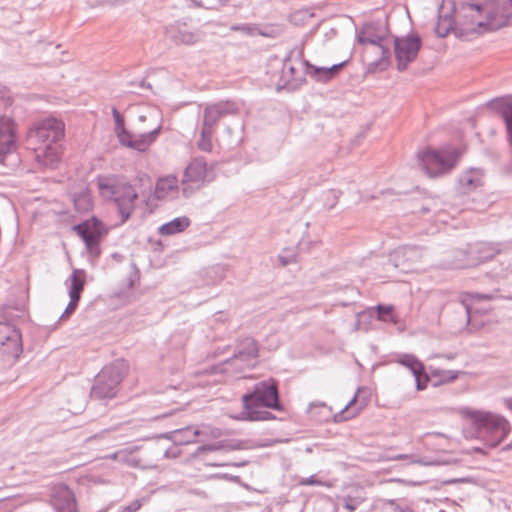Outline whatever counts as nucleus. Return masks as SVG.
<instances>
[{"label":"nucleus","mask_w":512,"mask_h":512,"mask_svg":"<svg viewBox=\"0 0 512 512\" xmlns=\"http://www.w3.org/2000/svg\"><path fill=\"white\" fill-rule=\"evenodd\" d=\"M508 16L497 0L463 1L457 7L453 0H443L435 32L440 37L450 32L463 40L504 27Z\"/></svg>","instance_id":"obj_1"},{"label":"nucleus","mask_w":512,"mask_h":512,"mask_svg":"<svg viewBox=\"0 0 512 512\" xmlns=\"http://www.w3.org/2000/svg\"><path fill=\"white\" fill-rule=\"evenodd\" d=\"M149 182V177L145 174L130 180L103 175L97 178L96 185L99 194L103 198L110 199L117 205L121 215V223H124L134 210L137 198L149 186Z\"/></svg>","instance_id":"obj_2"},{"label":"nucleus","mask_w":512,"mask_h":512,"mask_svg":"<svg viewBox=\"0 0 512 512\" xmlns=\"http://www.w3.org/2000/svg\"><path fill=\"white\" fill-rule=\"evenodd\" d=\"M64 135L65 126L60 120L47 118L36 123L28 134L36 160L45 166L59 162L63 155Z\"/></svg>","instance_id":"obj_3"},{"label":"nucleus","mask_w":512,"mask_h":512,"mask_svg":"<svg viewBox=\"0 0 512 512\" xmlns=\"http://www.w3.org/2000/svg\"><path fill=\"white\" fill-rule=\"evenodd\" d=\"M244 418L249 421H267L275 417L266 409L282 411L278 386L274 379L258 383L252 392L242 396Z\"/></svg>","instance_id":"obj_4"},{"label":"nucleus","mask_w":512,"mask_h":512,"mask_svg":"<svg viewBox=\"0 0 512 512\" xmlns=\"http://www.w3.org/2000/svg\"><path fill=\"white\" fill-rule=\"evenodd\" d=\"M461 413L478 430H485L488 437L484 439L489 448L497 447L511 432L509 421L502 415L472 409H464Z\"/></svg>","instance_id":"obj_5"},{"label":"nucleus","mask_w":512,"mask_h":512,"mask_svg":"<svg viewBox=\"0 0 512 512\" xmlns=\"http://www.w3.org/2000/svg\"><path fill=\"white\" fill-rule=\"evenodd\" d=\"M115 120V134L122 146L144 152L155 142L161 127L156 126L149 131L130 132L125 128L124 118L117 109H113Z\"/></svg>","instance_id":"obj_6"},{"label":"nucleus","mask_w":512,"mask_h":512,"mask_svg":"<svg viewBox=\"0 0 512 512\" xmlns=\"http://www.w3.org/2000/svg\"><path fill=\"white\" fill-rule=\"evenodd\" d=\"M460 152L451 146L441 149L426 148L419 153V158L430 176L448 172L457 162Z\"/></svg>","instance_id":"obj_7"},{"label":"nucleus","mask_w":512,"mask_h":512,"mask_svg":"<svg viewBox=\"0 0 512 512\" xmlns=\"http://www.w3.org/2000/svg\"><path fill=\"white\" fill-rule=\"evenodd\" d=\"M500 250L496 245L487 242L469 244L465 251L457 254V268H469L493 259Z\"/></svg>","instance_id":"obj_8"},{"label":"nucleus","mask_w":512,"mask_h":512,"mask_svg":"<svg viewBox=\"0 0 512 512\" xmlns=\"http://www.w3.org/2000/svg\"><path fill=\"white\" fill-rule=\"evenodd\" d=\"M74 231L82 238L89 252L99 254V243L109 229L96 217L74 226Z\"/></svg>","instance_id":"obj_9"},{"label":"nucleus","mask_w":512,"mask_h":512,"mask_svg":"<svg viewBox=\"0 0 512 512\" xmlns=\"http://www.w3.org/2000/svg\"><path fill=\"white\" fill-rule=\"evenodd\" d=\"M214 179V173L203 158H194L184 170L182 183L186 188L198 189Z\"/></svg>","instance_id":"obj_10"},{"label":"nucleus","mask_w":512,"mask_h":512,"mask_svg":"<svg viewBox=\"0 0 512 512\" xmlns=\"http://www.w3.org/2000/svg\"><path fill=\"white\" fill-rule=\"evenodd\" d=\"M421 48V39L417 35L397 38L394 43L395 57L399 70H405L413 62Z\"/></svg>","instance_id":"obj_11"},{"label":"nucleus","mask_w":512,"mask_h":512,"mask_svg":"<svg viewBox=\"0 0 512 512\" xmlns=\"http://www.w3.org/2000/svg\"><path fill=\"white\" fill-rule=\"evenodd\" d=\"M18 126L9 116H0V163L18 146Z\"/></svg>","instance_id":"obj_12"},{"label":"nucleus","mask_w":512,"mask_h":512,"mask_svg":"<svg viewBox=\"0 0 512 512\" xmlns=\"http://www.w3.org/2000/svg\"><path fill=\"white\" fill-rule=\"evenodd\" d=\"M369 402L370 392L366 388H358L346 406L334 415V420L343 422L357 417L368 406Z\"/></svg>","instance_id":"obj_13"},{"label":"nucleus","mask_w":512,"mask_h":512,"mask_svg":"<svg viewBox=\"0 0 512 512\" xmlns=\"http://www.w3.org/2000/svg\"><path fill=\"white\" fill-rule=\"evenodd\" d=\"M70 288L69 296L70 302L62 315V318L69 317L76 309L78 302L81 298V293L85 286L86 274L83 270L75 269L69 277Z\"/></svg>","instance_id":"obj_14"},{"label":"nucleus","mask_w":512,"mask_h":512,"mask_svg":"<svg viewBox=\"0 0 512 512\" xmlns=\"http://www.w3.org/2000/svg\"><path fill=\"white\" fill-rule=\"evenodd\" d=\"M0 350L4 354L17 357L21 352V339L12 326L0 323Z\"/></svg>","instance_id":"obj_15"},{"label":"nucleus","mask_w":512,"mask_h":512,"mask_svg":"<svg viewBox=\"0 0 512 512\" xmlns=\"http://www.w3.org/2000/svg\"><path fill=\"white\" fill-rule=\"evenodd\" d=\"M52 502L57 512H78L75 495L65 485H57L53 488Z\"/></svg>","instance_id":"obj_16"},{"label":"nucleus","mask_w":512,"mask_h":512,"mask_svg":"<svg viewBox=\"0 0 512 512\" xmlns=\"http://www.w3.org/2000/svg\"><path fill=\"white\" fill-rule=\"evenodd\" d=\"M385 38L384 30H381L374 24H366L364 25L358 34V41L365 45H378L382 47V42Z\"/></svg>","instance_id":"obj_17"},{"label":"nucleus","mask_w":512,"mask_h":512,"mask_svg":"<svg viewBox=\"0 0 512 512\" xmlns=\"http://www.w3.org/2000/svg\"><path fill=\"white\" fill-rule=\"evenodd\" d=\"M178 193L176 176L169 175L160 178L156 183L155 194L158 199L172 198Z\"/></svg>","instance_id":"obj_18"},{"label":"nucleus","mask_w":512,"mask_h":512,"mask_svg":"<svg viewBox=\"0 0 512 512\" xmlns=\"http://www.w3.org/2000/svg\"><path fill=\"white\" fill-rule=\"evenodd\" d=\"M190 225V219L186 216L177 217L159 227L161 236H171L185 231Z\"/></svg>","instance_id":"obj_19"},{"label":"nucleus","mask_w":512,"mask_h":512,"mask_svg":"<svg viewBox=\"0 0 512 512\" xmlns=\"http://www.w3.org/2000/svg\"><path fill=\"white\" fill-rule=\"evenodd\" d=\"M397 363L407 367L413 373V375L419 374L421 370H424V365L414 355L411 354L400 355L397 359Z\"/></svg>","instance_id":"obj_20"},{"label":"nucleus","mask_w":512,"mask_h":512,"mask_svg":"<svg viewBox=\"0 0 512 512\" xmlns=\"http://www.w3.org/2000/svg\"><path fill=\"white\" fill-rule=\"evenodd\" d=\"M75 209L78 212H88L93 207L92 196L88 191L82 192L74 199Z\"/></svg>","instance_id":"obj_21"},{"label":"nucleus","mask_w":512,"mask_h":512,"mask_svg":"<svg viewBox=\"0 0 512 512\" xmlns=\"http://www.w3.org/2000/svg\"><path fill=\"white\" fill-rule=\"evenodd\" d=\"M214 113V110L211 108H207L205 110V126L202 130V139L199 141V148L204 151H210L212 148V144L210 141V129L206 127L208 118Z\"/></svg>","instance_id":"obj_22"},{"label":"nucleus","mask_w":512,"mask_h":512,"mask_svg":"<svg viewBox=\"0 0 512 512\" xmlns=\"http://www.w3.org/2000/svg\"><path fill=\"white\" fill-rule=\"evenodd\" d=\"M482 301L488 302L489 297L473 295V294H464L462 296V302L465 304L468 313H471L472 311L476 310L475 305Z\"/></svg>","instance_id":"obj_23"},{"label":"nucleus","mask_w":512,"mask_h":512,"mask_svg":"<svg viewBox=\"0 0 512 512\" xmlns=\"http://www.w3.org/2000/svg\"><path fill=\"white\" fill-rule=\"evenodd\" d=\"M199 432L196 429L186 428L176 432L175 439L179 440L180 443H191L195 442Z\"/></svg>","instance_id":"obj_24"},{"label":"nucleus","mask_w":512,"mask_h":512,"mask_svg":"<svg viewBox=\"0 0 512 512\" xmlns=\"http://www.w3.org/2000/svg\"><path fill=\"white\" fill-rule=\"evenodd\" d=\"M378 319L385 322L397 323V316L394 314L392 306L379 305L377 307Z\"/></svg>","instance_id":"obj_25"},{"label":"nucleus","mask_w":512,"mask_h":512,"mask_svg":"<svg viewBox=\"0 0 512 512\" xmlns=\"http://www.w3.org/2000/svg\"><path fill=\"white\" fill-rule=\"evenodd\" d=\"M414 377H415V382H416V389L418 391H421V390H424L427 388L428 382H429V377L425 373V369L421 370V372L419 374H415Z\"/></svg>","instance_id":"obj_26"},{"label":"nucleus","mask_w":512,"mask_h":512,"mask_svg":"<svg viewBox=\"0 0 512 512\" xmlns=\"http://www.w3.org/2000/svg\"><path fill=\"white\" fill-rule=\"evenodd\" d=\"M503 117L505 121L508 141L512 146V109L509 108L508 110L504 111Z\"/></svg>","instance_id":"obj_27"},{"label":"nucleus","mask_w":512,"mask_h":512,"mask_svg":"<svg viewBox=\"0 0 512 512\" xmlns=\"http://www.w3.org/2000/svg\"><path fill=\"white\" fill-rule=\"evenodd\" d=\"M195 1L198 5H200L202 7L212 9V8H216V7L224 4L228 0H195Z\"/></svg>","instance_id":"obj_28"},{"label":"nucleus","mask_w":512,"mask_h":512,"mask_svg":"<svg viewBox=\"0 0 512 512\" xmlns=\"http://www.w3.org/2000/svg\"><path fill=\"white\" fill-rule=\"evenodd\" d=\"M439 375L441 376V382L443 383L451 382L457 378V373L453 371H442L439 372Z\"/></svg>","instance_id":"obj_29"},{"label":"nucleus","mask_w":512,"mask_h":512,"mask_svg":"<svg viewBox=\"0 0 512 512\" xmlns=\"http://www.w3.org/2000/svg\"><path fill=\"white\" fill-rule=\"evenodd\" d=\"M340 67H341V65H334L333 67H331V68H329V69L319 68V69H318V72L323 71L324 73H333V72L338 71V69H339Z\"/></svg>","instance_id":"obj_30"},{"label":"nucleus","mask_w":512,"mask_h":512,"mask_svg":"<svg viewBox=\"0 0 512 512\" xmlns=\"http://www.w3.org/2000/svg\"><path fill=\"white\" fill-rule=\"evenodd\" d=\"M394 512H413L410 508H401L399 506H395Z\"/></svg>","instance_id":"obj_31"},{"label":"nucleus","mask_w":512,"mask_h":512,"mask_svg":"<svg viewBox=\"0 0 512 512\" xmlns=\"http://www.w3.org/2000/svg\"><path fill=\"white\" fill-rule=\"evenodd\" d=\"M504 403H505V406L507 407V409L512 411V398L505 399Z\"/></svg>","instance_id":"obj_32"},{"label":"nucleus","mask_w":512,"mask_h":512,"mask_svg":"<svg viewBox=\"0 0 512 512\" xmlns=\"http://www.w3.org/2000/svg\"><path fill=\"white\" fill-rule=\"evenodd\" d=\"M512 449V442L508 443L504 448L503 450L505 451H508V450H511Z\"/></svg>","instance_id":"obj_33"},{"label":"nucleus","mask_w":512,"mask_h":512,"mask_svg":"<svg viewBox=\"0 0 512 512\" xmlns=\"http://www.w3.org/2000/svg\"><path fill=\"white\" fill-rule=\"evenodd\" d=\"M346 508L349 509L350 511H353L355 509L354 506L349 505V504L346 505Z\"/></svg>","instance_id":"obj_34"},{"label":"nucleus","mask_w":512,"mask_h":512,"mask_svg":"<svg viewBox=\"0 0 512 512\" xmlns=\"http://www.w3.org/2000/svg\"><path fill=\"white\" fill-rule=\"evenodd\" d=\"M475 451L478 452V453H484L481 448H475Z\"/></svg>","instance_id":"obj_35"},{"label":"nucleus","mask_w":512,"mask_h":512,"mask_svg":"<svg viewBox=\"0 0 512 512\" xmlns=\"http://www.w3.org/2000/svg\"><path fill=\"white\" fill-rule=\"evenodd\" d=\"M307 483L308 484H314L315 482L311 480V481H308Z\"/></svg>","instance_id":"obj_36"}]
</instances>
